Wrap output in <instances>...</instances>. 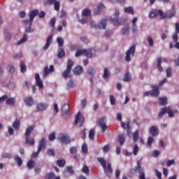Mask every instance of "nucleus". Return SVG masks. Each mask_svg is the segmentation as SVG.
Returning a JSON list of instances; mask_svg holds the SVG:
<instances>
[{"mask_svg": "<svg viewBox=\"0 0 179 179\" xmlns=\"http://www.w3.org/2000/svg\"><path fill=\"white\" fill-rule=\"evenodd\" d=\"M83 16H84L85 17H92V10L89 9V8H85L83 10Z\"/></svg>", "mask_w": 179, "mask_h": 179, "instance_id": "23", "label": "nucleus"}, {"mask_svg": "<svg viewBox=\"0 0 179 179\" xmlns=\"http://www.w3.org/2000/svg\"><path fill=\"white\" fill-rule=\"evenodd\" d=\"M55 23H57V20L55 18H52L49 22V24L52 27V29H55Z\"/></svg>", "mask_w": 179, "mask_h": 179, "instance_id": "49", "label": "nucleus"}, {"mask_svg": "<svg viewBox=\"0 0 179 179\" xmlns=\"http://www.w3.org/2000/svg\"><path fill=\"white\" fill-rule=\"evenodd\" d=\"M155 142V138L153 137H148V141H147V145L148 146H152V143Z\"/></svg>", "mask_w": 179, "mask_h": 179, "instance_id": "55", "label": "nucleus"}, {"mask_svg": "<svg viewBox=\"0 0 179 179\" xmlns=\"http://www.w3.org/2000/svg\"><path fill=\"white\" fill-rule=\"evenodd\" d=\"M86 49H78L76 52V57H80V55H85Z\"/></svg>", "mask_w": 179, "mask_h": 179, "instance_id": "37", "label": "nucleus"}, {"mask_svg": "<svg viewBox=\"0 0 179 179\" xmlns=\"http://www.w3.org/2000/svg\"><path fill=\"white\" fill-rule=\"evenodd\" d=\"M87 73L88 75H90V83H92L91 85V87L92 89H93V86H94V84H93V82H94V73H96V70L94 69H89L87 70Z\"/></svg>", "mask_w": 179, "mask_h": 179, "instance_id": "11", "label": "nucleus"}, {"mask_svg": "<svg viewBox=\"0 0 179 179\" xmlns=\"http://www.w3.org/2000/svg\"><path fill=\"white\" fill-rule=\"evenodd\" d=\"M45 142H47L45 138H43L41 139V141H39V145L38 146V152H41V150H43V149H45Z\"/></svg>", "mask_w": 179, "mask_h": 179, "instance_id": "16", "label": "nucleus"}, {"mask_svg": "<svg viewBox=\"0 0 179 179\" xmlns=\"http://www.w3.org/2000/svg\"><path fill=\"white\" fill-rule=\"evenodd\" d=\"M129 27L122 28L121 30L122 36H128L129 34Z\"/></svg>", "mask_w": 179, "mask_h": 179, "instance_id": "40", "label": "nucleus"}, {"mask_svg": "<svg viewBox=\"0 0 179 179\" xmlns=\"http://www.w3.org/2000/svg\"><path fill=\"white\" fill-rule=\"evenodd\" d=\"M134 173H138L139 174L143 173V168L141 164V162H137V166L134 169Z\"/></svg>", "mask_w": 179, "mask_h": 179, "instance_id": "21", "label": "nucleus"}, {"mask_svg": "<svg viewBox=\"0 0 179 179\" xmlns=\"http://www.w3.org/2000/svg\"><path fill=\"white\" fill-rule=\"evenodd\" d=\"M15 162H16V163L17 164V166L19 167H20V166H22V164H23V161L22 160V158L19 156H15L14 157Z\"/></svg>", "mask_w": 179, "mask_h": 179, "instance_id": "39", "label": "nucleus"}, {"mask_svg": "<svg viewBox=\"0 0 179 179\" xmlns=\"http://www.w3.org/2000/svg\"><path fill=\"white\" fill-rule=\"evenodd\" d=\"M80 111H79L76 115L75 124L78 125V124H79V127H83V122L85 121V118L80 120ZM79 120H80L79 121Z\"/></svg>", "mask_w": 179, "mask_h": 179, "instance_id": "14", "label": "nucleus"}, {"mask_svg": "<svg viewBox=\"0 0 179 179\" xmlns=\"http://www.w3.org/2000/svg\"><path fill=\"white\" fill-rule=\"evenodd\" d=\"M48 156H52L54 157L55 156V152H54V150L49 148L48 150Z\"/></svg>", "mask_w": 179, "mask_h": 179, "instance_id": "57", "label": "nucleus"}, {"mask_svg": "<svg viewBox=\"0 0 179 179\" xmlns=\"http://www.w3.org/2000/svg\"><path fill=\"white\" fill-rule=\"evenodd\" d=\"M94 129H92L89 132V138L90 141H94Z\"/></svg>", "mask_w": 179, "mask_h": 179, "instance_id": "45", "label": "nucleus"}, {"mask_svg": "<svg viewBox=\"0 0 179 179\" xmlns=\"http://www.w3.org/2000/svg\"><path fill=\"white\" fill-rule=\"evenodd\" d=\"M166 113L170 118H173V117H174V111L170 109V107L166 108Z\"/></svg>", "mask_w": 179, "mask_h": 179, "instance_id": "42", "label": "nucleus"}, {"mask_svg": "<svg viewBox=\"0 0 179 179\" xmlns=\"http://www.w3.org/2000/svg\"><path fill=\"white\" fill-rule=\"evenodd\" d=\"M82 171L83 173H84L85 174H89L90 170L89 169V167H87V165H84L83 169H82Z\"/></svg>", "mask_w": 179, "mask_h": 179, "instance_id": "50", "label": "nucleus"}, {"mask_svg": "<svg viewBox=\"0 0 179 179\" xmlns=\"http://www.w3.org/2000/svg\"><path fill=\"white\" fill-rule=\"evenodd\" d=\"M110 149H111V147L110 146V144L106 145L103 148V152H104V153H107V152H110Z\"/></svg>", "mask_w": 179, "mask_h": 179, "instance_id": "54", "label": "nucleus"}, {"mask_svg": "<svg viewBox=\"0 0 179 179\" xmlns=\"http://www.w3.org/2000/svg\"><path fill=\"white\" fill-rule=\"evenodd\" d=\"M27 41V34H24L23 38L17 42V45H20L22 43Z\"/></svg>", "mask_w": 179, "mask_h": 179, "instance_id": "47", "label": "nucleus"}, {"mask_svg": "<svg viewBox=\"0 0 179 179\" xmlns=\"http://www.w3.org/2000/svg\"><path fill=\"white\" fill-rule=\"evenodd\" d=\"M13 127L15 128V129H19L20 127V120L19 119L16 118L15 120L13 123Z\"/></svg>", "mask_w": 179, "mask_h": 179, "instance_id": "33", "label": "nucleus"}, {"mask_svg": "<svg viewBox=\"0 0 179 179\" xmlns=\"http://www.w3.org/2000/svg\"><path fill=\"white\" fill-rule=\"evenodd\" d=\"M73 87V80H70L67 83V89H71Z\"/></svg>", "mask_w": 179, "mask_h": 179, "instance_id": "63", "label": "nucleus"}, {"mask_svg": "<svg viewBox=\"0 0 179 179\" xmlns=\"http://www.w3.org/2000/svg\"><path fill=\"white\" fill-rule=\"evenodd\" d=\"M138 139H139V131L136 130L133 134V141L134 142H138Z\"/></svg>", "mask_w": 179, "mask_h": 179, "instance_id": "41", "label": "nucleus"}, {"mask_svg": "<svg viewBox=\"0 0 179 179\" xmlns=\"http://www.w3.org/2000/svg\"><path fill=\"white\" fill-rule=\"evenodd\" d=\"M90 26H92V27H96V29H106L107 27V20L106 19L102 20L98 25H96V24H94V22L92 21L90 22Z\"/></svg>", "mask_w": 179, "mask_h": 179, "instance_id": "9", "label": "nucleus"}, {"mask_svg": "<svg viewBox=\"0 0 179 179\" xmlns=\"http://www.w3.org/2000/svg\"><path fill=\"white\" fill-rule=\"evenodd\" d=\"M55 173L54 172H50L45 175V179H55Z\"/></svg>", "mask_w": 179, "mask_h": 179, "instance_id": "38", "label": "nucleus"}, {"mask_svg": "<svg viewBox=\"0 0 179 179\" xmlns=\"http://www.w3.org/2000/svg\"><path fill=\"white\" fill-rule=\"evenodd\" d=\"M35 80L36 85L40 87V89H43L44 87V85H43V81L40 79V75L38 73L35 74Z\"/></svg>", "mask_w": 179, "mask_h": 179, "instance_id": "17", "label": "nucleus"}, {"mask_svg": "<svg viewBox=\"0 0 179 179\" xmlns=\"http://www.w3.org/2000/svg\"><path fill=\"white\" fill-rule=\"evenodd\" d=\"M166 113H167V107L165 106V107L161 108L160 111L158 113L159 118H162L163 117V115H164V114H166Z\"/></svg>", "mask_w": 179, "mask_h": 179, "instance_id": "32", "label": "nucleus"}, {"mask_svg": "<svg viewBox=\"0 0 179 179\" xmlns=\"http://www.w3.org/2000/svg\"><path fill=\"white\" fill-rule=\"evenodd\" d=\"M98 124L99 127L102 129V132H106L107 129H108V127H107V124L106 123V117H101L98 120Z\"/></svg>", "mask_w": 179, "mask_h": 179, "instance_id": "10", "label": "nucleus"}, {"mask_svg": "<svg viewBox=\"0 0 179 179\" xmlns=\"http://www.w3.org/2000/svg\"><path fill=\"white\" fill-rule=\"evenodd\" d=\"M172 40L173 41V43H177L178 42V34H174L173 36H172Z\"/></svg>", "mask_w": 179, "mask_h": 179, "instance_id": "56", "label": "nucleus"}, {"mask_svg": "<svg viewBox=\"0 0 179 179\" xmlns=\"http://www.w3.org/2000/svg\"><path fill=\"white\" fill-rule=\"evenodd\" d=\"M1 157L3 159H12V155L8 153V152H4L2 154Z\"/></svg>", "mask_w": 179, "mask_h": 179, "instance_id": "53", "label": "nucleus"}, {"mask_svg": "<svg viewBox=\"0 0 179 179\" xmlns=\"http://www.w3.org/2000/svg\"><path fill=\"white\" fill-rule=\"evenodd\" d=\"M37 15H38V10H33L29 12V24L28 27L25 28L26 33H31V26H33L34 17H36Z\"/></svg>", "mask_w": 179, "mask_h": 179, "instance_id": "3", "label": "nucleus"}, {"mask_svg": "<svg viewBox=\"0 0 179 179\" xmlns=\"http://www.w3.org/2000/svg\"><path fill=\"white\" fill-rule=\"evenodd\" d=\"M48 106L45 103H39L37 104V108L39 111H44L47 108Z\"/></svg>", "mask_w": 179, "mask_h": 179, "instance_id": "27", "label": "nucleus"}, {"mask_svg": "<svg viewBox=\"0 0 179 179\" xmlns=\"http://www.w3.org/2000/svg\"><path fill=\"white\" fill-rule=\"evenodd\" d=\"M158 16H161L162 19H171V17L176 16V11L168 10L163 14V10H154L149 14L150 19L157 17Z\"/></svg>", "mask_w": 179, "mask_h": 179, "instance_id": "1", "label": "nucleus"}, {"mask_svg": "<svg viewBox=\"0 0 179 179\" xmlns=\"http://www.w3.org/2000/svg\"><path fill=\"white\" fill-rule=\"evenodd\" d=\"M52 41V35H50L46 41V44L43 47V50H48V48L50 47V45H51V42Z\"/></svg>", "mask_w": 179, "mask_h": 179, "instance_id": "26", "label": "nucleus"}, {"mask_svg": "<svg viewBox=\"0 0 179 179\" xmlns=\"http://www.w3.org/2000/svg\"><path fill=\"white\" fill-rule=\"evenodd\" d=\"M54 9L55 10H59V1H57L54 3Z\"/></svg>", "mask_w": 179, "mask_h": 179, "instance_id": "59", "label": "nucleus"}, {"mask_svg": "<svg viewBox=\"0 0 179 179\" xmlns=\"http://www.w3.org/2000/svg\"><path fill=\"white\" fill-rule=\"evenodd\" d=\"M136 50V45L133 44L129 50L126 52V61L127 62H129L131 61V57H134L135 55V51Z\"/></svg>", "mask_w": 179, "mask_h": 179, "instance_id": "7", "label": "nucleus"}, {"mask_svg": "<svg viewBox=\"0 0 179 179\" xmlns=\"http://www.w3.org/2000/svg\"><path fill=\"white\" fill-rule=\"evenodd\" d=\"M36 143V140L33 137H26L25 144L29 145V146H33Z\"/></svg>", "mask_w": 179, "mask_h": 179, "instance_id": "22", "label": "nucleus"}, {"mask_svg": "<svg viewBox=\"0 0 179 179\" xmlns=\"http://www.w3.org/2000/svg\"><path fill=\"white\" fill-rule=\"evenodd\" d=\"M74 75H82L83 73V67L77 66L73 69Z\"/></svg>", "mask_w": 179, "mask_h": 179, "instance_id": "19", "label": "nucleus"}, {"mask_svg": "<svg viewBox=\"0 0 179 179\" xmlns=\"http://www.w3.org/2000/svg\"><path fill=\"white\" fill-rule=\"evenodd\" d=\"M124 10L125 13H131V15H134V8L131 6L125 8Z\"/></svg>", "mask_w": 179, "mask_h": 179, "instance_id": "44", "label": "nucleus"}, {"mask_svg": "<svg viewBox=\"0 0 179 179\" xmlns=\"http://www.w3.org/2000/svg\"><path fill=\"white\" fill-rule=\"evenodd\" d=\"M151 92V96L152 97H157L159 94H160V91H159V86L157 85H152Z\"/></svg>", "mask_w": 179, "mask_h": 179, "instance_id": "13", "label": "nucleus"}, {"mask_svg": "<svg viewBox=\"0 0 179 179\" xmlns=\"http://www.w3.org/2000/svg\"><path fill=\"white\" fill-rule=\"evenodd\" d=\"M71 113V108L69 107V104L65 103L63 105L62 108V113L63 115H69Z\"/></svg>", "mask_w": 179, "mask_h": 179, "instance_id": "12", "label": "nucleus"}, {"mask_svg": "<svg viewBox=\"0 0 179 179\" xmlns=\"http://www.w3.org/2000/svg\"><path fill=\"white\" fill-rule=\"evenodd\" d=\"M57 141L62 145H69L71 143V137L65 134H59L57 136Z\"/></svg>", "mask_w": 179, "mask_h": 179, "instance_id": "6", "label": "nucleus"}, {"mask_svg": "<svg viewBox=\"0 0 179 179\" xmlns=\"http://www.w3.org/2000/svg\"><path fill=\"white\" fill-rule=\"evenodd\" d=\"M159 106H166L167 104V97H159Z\"/></svg>", "mask_w": 179, "mask_h": 179, "instance_id": "34", "label": "nucleus"}, {"mask_svg": "<svg viewBox=\"0 0 179 179\" xmlns=\"http://www.w3.org/2000/svg\"><path fill=\"white\" fill-rule=\"evenodd\" d=\"M34 128H35V127L31 125V126L28 127L26 129V131L24 134L25 138L30 137V135H31V133L33 132V131H34Z\"/></svg>", "mask_w": 179, "mask_h": 179, "instance_id": "20", "label": "nucleus"}, {"mask_svg": "<svg viewBox=\"0 0 179 179\" xmlns=\"http://www.w3.org/2000/svg\"><path fill=\"white\" fill-rule=\"evenodd\" d=\"M27 166L28 169H29V170H31V169H34V166H36V162H34V161H33L32 159H30L29 161H28Z\"/></svg>", "mask_w": 179, "mask_h": 179, "instance_id": "35", "label": "nucleus"}, {"mask_svg": "<svg viewBox=\"0 0 179 179\" xmlns=\"http://www.w3.org/2000/svg\"><path fill=\"white\" fill-rule=\"evenodd\" d=\"M57 43H58L59 47H62V45H64V39L59 37L57 38Z\"/></svg>", "mask_w": 179, "mask_h": 179, "instance_id": "58", "label": "nucleus"}, {"mask_svg": "<svg viewBox=\"0 0 179 179\" xmlns=\"http://www.w3.org/2000/svg\"><path fill=\"white\" fill-rule=\"evenodd\" d=\"M157 66L159 72H163V67L162 66V57H158L157 60Z\"/></svg>", "mask_w": 179, "mask_h": 179, "instance_id": "29", "label": "nucleus"}, {"mask_svg": "<svg viewBox=\"0 0 179 179\" xmlns=\"http://www.w3.org/2000/svg\"><path fill=\"white\" fill-rule=\"evenodd\" d=\"M84 55L87 58H92V57H93V52H92V49H85Z\"/></svg>", "mask_w": 179, "mask_h": 179, "instance_id": "30", "label": "nucleus"}, {"mask_svg": "<svg viewBox=\"0 0 179 179\" xmlns=\"http://www.w3.org/2000/svg\"><path fill=\"white\" fill-rule=\"evenodd\" d=\"M110 76H111V73H110V71H108V69L105 68L104 69V71H103V78L104 79H108L110 78Z\"/></svg>", "mask_w": 179, "mask_h": 179, "instance_id": "31", "label": "nucleus"}, {"mask_svg": "<svg viewBox=\"0 0 179 179\" xmlns=\"http://www.w3.org/2000/svg\"><path fill=\"white\" fill-rule=\"evenodd\" d=\"M131 79H132V76L131 75V73H129V71H127L124 74L122 78V80L123 82H131Z\"/></svg>", "mask_w": 179, "mask_h": 179, "instance_id": "25", "label": "nucleus"}, {"mask_svg": "<svg viewBox=\"0 0 179 179\" xmlns=\"http://www.w3.org/2000/svg\"><path fill=\"white\" fill-rule=\"evenodd\" d=\"M49 141H55V133H52L49 135Z\"/></svg>", "mask_w": 179, "mask_h": 179, "instance_id": "62", "label": "nucleus"}, {"mask_svg": "<svg viewBox=\"0 0 179 179\" xmlns=\"http://www.w3.org/2000/svg\"><path fill=\"white\" fill-rule=\"evenodd\" d=\"M117 141L120 143V146H122L124 143H125V137H124V135L119 134Z\"/></svg>", "mask_w": 179, "mask_h": 179, "instance_id": "28", "label": "nucleus"}, {"mask_svg": "<svg viewBox=\"0 0 179 179\" xmlns=\"http://www.w3.org/2000/svg\"><path fill=\"white\" fill-rule=\"evenodd\" d=\"M24 103L27 107H31V106L34 104V99H33V96H28L24 99Z\"/></svg>", "mask_w": 179, "mask_h": 179, "instance_id": "15", "label": "nucleus"}, {"mask_svg": "<svg viewBox=\"0 0 179 179\" xmlns=\"http://www.w3.org/2000/svg\"><path fill=\"white\" fill-rule=\"evenodd\" d=\"M99 163H100L101 166H102L104 173L108 178H111V176L113 175V168H111V164L108 163V164L106 162V159L102 157H99L97 159Z\"/></svg>", "mask_w": 179, "mask_h": 179, "instance_id": "2", "label": "nucleus"}, {"mask_svg": "<svg viewBox=\"0 0 179 179\" xmlns=\"http://www.w3.org/2000/svg\"><path fill=\"white\" fill-rule=\"evenodd\" d=\"M6 104H7V106H15V104H16V99L13 97L7 98Z\"/></svg>", "mask_w": 179, "mask_h": 179, "instance_id": "24", "label": "nucleus"}, {"mask_svg": "<svg viewBox=\"0 0 179 179\" xmlns=\"http://www.w3.org/2000/svg\"><path fill=\"white\" fill-rule=\"evenodd\" d=\"M69 150L71 155H76V153H78V148L75 146L71 147Z\"/></svg>", "mask_w": 179, "mask_h": 179, "instance_id": "51", "label": "nucleus"}, {"mask_svg": "<svg viewBox=\"0 0 179 179\" xmlns=\"http://www.w3.org/2000/svg\"><path fill=\"white\" fill-rule=\"evenodd\" d=\"M106 9H107V7H106V5L103 3H100L96 6V8L94 10V15H100V13H103V12H106Z\"/></svg>", "mask_w": 179, "mask_h": 179, "instance_id": "8", "label": "nucleus"}, {"mask_svg": "<svg viewBox=\"0 0 179 179\" xmlns=\"http://www.w3.org/2000/svg\"><path fill=\"white\" fill-rule=\"evenodd\" d=\"M150 133L152 136H157L159 135V129L156 126H152L150 128Z\"/></svg>", "mask_w": 179, "mask_h": 179, "instance_id": "18", "label": "nucleus"}, {"mask_svg": "<svg viewBox=\"0 0 179 179\" xmlns=\"http://www.w3.org/2000/svg\"><path fill=\"white\" fill-rule=\"evenodd\" d=\"M20 66L22 73H24V72L27 71V68L26 67V64H24V62H20Z\"/></svg>", "mask_w": 179, "mask_h": 179, "instance_id": "36", "label": "nucleus"}, {"mask_svg": "<svg viewBox=\"0 0 179 179\" xmlns=\"http://www.w3.org/2000/svg\"><path fill=\"white\" fill-rule=\"evenodd\" d=\"M114 26H121V19H120V10H116L113 15L109 18Z\"/></svg>", "mask_w": 179, "mask_h": 179, "instance_id": "5", "label": "nucleus"}, {"mask_svg": "<svg viewBox=\"0 0 179 179\" xmlns=\"http://www.w3.org/2000/svg\"><path fill=\"white\" fill-rule=\"evenodd\" d=\"M138 152H139V147L138 146V144H136L133 148V153L134 156H136V155H138Z\"/></svg>", "mask_w": 179, "mask_h": 179, "instance_id": "52", "label": "nucleus"}, {"mask_svg": "<svg viewBox=\"0 0 179 179\" xmlns=\"http://www.w3.org/2000/svg\"><path fill=\"white\" fill-rule=\"evenodd\" d=\"M57 57L58 58H62L63 57H65V51L64 50V49L58 50Z\"/></svg>", "mask_w": 179, "mask_h": 179, "instance_id": "43", "label": "nucleus"}, {"mask_svg": "<svg viewBox=\"0 0 179 179\" xmlns=\"http://www.w3.org/2000/svg\"><path fill=\"white\" fill-rule=\"evenodd\" d=\"M147 41L149 43L150 47H153V38H152L151 36L148 37Z\"/></svg>", "mask_w": 179, "mask_h": 179, "instance_id": "60", "label": "nucleus"}, {"mask_svg": "<svg viewBox=\"0 0 179 179\" xmlns=\"http://www.w3.org/2000/svg\"><path fill=\"white\" fill-rule=\"evenodd\" d=\"M65 160L64 159H59L57 161V165L59 166V167H64L65 166Z\"/></svg>", "mask_w": 179, "mask_h": 179, "instance_id": "46", "label": "nucleus"}, {"mask_svg": "<svg viewBox=\"0 0 179 179\" xmlns=\"http://www.w3.org/2000/svg\"><path fill=\"white\" fill-rule=\"evenodd\" d=\"M131 31H132L133 34H136V33H138V26L132 25Z\"/></svg>", "mask_w": 179, "mask_h": 179, "instance_id": "61", "label": "nucleus"}, {"mask_svg": "<svg viewBox=\"0 0 179 179\" xmlns=\"http://www.w3.org/2000/svg\"><path fill=\"white\" fill-rule=\"evenodd\" d=\"M7 71L8 72H9L10 73H15V66H12V65H8L7 66Z\"/></svg>", "mask_w": 179, "mask_h": 179, "instance_id": "48", "label": "nucleus"}, {"mask_svg": "<svg viewBox=\"0 0 179 179\" xmlns=\"http://www.w3.org/2000/svg\"><path fill=\"white\" fill-rule=\"evenodd\" d=\"M82 151L83 152V153H87L88 150H87V145L86 144H83L82 146Z\"/></svg>", "mask_w": 179, "mask_h": 179, "instance_id": "64", "label": "nucleus"}, {"mask_svg": "<svg viewBox=\"0 0 179 179\" xmlns=\"http://www.w3.org/2000/svg\"><path fill=\"white\" fill-rule=\"evenodd\" d=\"M73 65H75L73 61H72V59H69L67 62L66 69L62 73V77L64 79H66V78H69Z\"/></svg>", "mask_w": 179, "mask_h": 179, "instance_id": "4", "label": "nucleus"}]
</instances>
